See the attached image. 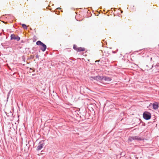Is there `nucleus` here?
<instances>
[{"mask_svg":"<svg viewBox=\"0 0 159 159\" xmlns=\"http://www.w3.org/2000/svg\"><path fill=\"white\" fill-rule=\"evenodd\" d=\"M36 44L37 45L39 46V48L43 52H44L46 50L47 48L46 45L40 41H37Z\"/></svg>","mask_w":159,"mask_h":159,"instance_id":"1","label":"nucleus"},{"mask_svg":"<svg viewBox=\"0 0 159 159\" xmlns=\"http://www.w3.org/2000/svg\"><path fill=\"white\" fill-rule=\"evenodd\" d=\"M92 78H93L94 79H98L99 80H103L107 82H109L111 80V79L110 77L107 76H98L96 77H92Z\"/></svg>","mask_w":159,"mask_h":159,"instance_id":"2","label":"nucleus"},{"mask_svg":"<svg viewBox=\"0 0 159 159\" xmlns=\"http://www.w3.org/2000/svg\"><path fill=\"white\" fill-rule=\"evenodd\" d=\"M143 118L146 120H148L150 119L151 117V115L150 113L148 112H144L143 114Z\"/></svg>","mask_w":159,"mask_h":159,"instance_id":"3","label":"nucleus"},{"mask_svg":"<svg viewBox=\"0 0 159 159\" xmlns=\"http://www.w3.org/2000/svg\"><path fill=\"white\" fill-rule=\"evenodd\" d=\"M128 139L130 141H132L133 140H142V138L140 137H139L137 136H133L132 137H130Z\"/></svg>","mask_w":159,"mask_h":159,"instance_id":"4","label":"nucleus"},{"mask_svg":"<svg viewBox=\"0 0 159 159\" xmlns=\"http://www.w3.org/2000/svg\"><path fill=\"white\" fill-rule=\"evenodd\" d=\"M20 38L17 36V37H16L15 35L14 34H12L11 35V39H14L16 40L17 41H18L20 40Z\"/></svg>","mask_w":159,"mask_h":159,"instance_id":"5","label":"nucleus"},{"mask_svg":"<svg viewBox=\"0 0 159 159\" xmlns=\"http://www.w3.org/2000/svg\"><path fill=\"white\" fill-rule=\"evenodd\" d=\"M43 146H44L43 144L41 143V142H40L39 143V145L38 146L37 150H41Z\"/></svg>","mask_w":159,"mask_h":159,"instance_id":"6","label":"nucleus"},{"mask_svg":"<svg viewBox=\"0 0 159 159\" xmlns=\"http://www.w3.org/2000/svg\"><path fill=\"white\" fill-rule=\"evenodd\" d=\"M152 106L153 108L155 110L157 109L158 107V106L157 102L153 103Z\"/></svg>","mask_w":159,"mask_h":159,"instance_id":"7","label":"nucleus"},{"mask_svg":"<svg viewBox=\"0 0 159 159\" xmlns=\"http://www.w3.org/2000/svg\"><path fill=\"white\" fill-rule=\"evenodd\" d=\"M75 50L78 52L83 51L85 50V48L81 47L78 48Z\"/></svg>","mask_w":159,"mask_h":159,"instance_id":"8","label":"nucleus"},{"mask_svg":"<svg viewBox=\"0 0 159 159\" xmlns=\"http://www.w3.org/2000/svg\"><path fill=\"white\" fill-rule=\"evenodd\" d=\"M22 26L24 29H26V30L27 29V27L25 24H22Z\"/></svg>","mask_w":159,"mask_h":159,"instance_id":"9","label":"nucleus"},{"mask_svg":"<svg viewBox=\"0 0 159 159\" xmlns=\"http://www.w3.org/2000/svg\"><path fill=\"white\" fill-rule=\"evenodd\" d=\"M77 48L76 46H75V45H74V47H73V48L74 49H75H75H76V48Z\"/></svg>","mask_w":159,"mask_h":159,"instance_id":"10","label":"nucleus"},{"mask_svg":"<svg viewBox=\"0 0 159 159\" xmlns=\"http://www.w3.org/2000/svg\"><path fill=\"white\" fill-rule=\"evenodd\" d=\"M155 66L156 67H159V64H157L156 66Z\"/></svg>","mask_w":159,"mask_h":159,"instance_id":"11","label":"nucleus"},{"mask_svg":"<svg viewBox=\"0 0 159 159\" xmlns=\"http://www.w3.org/2000/svg\"><path fill=\"white\" fill-rule=\"evenodd\" d=\"M36 57L37 58H39V56H38V55H37V56H36Z\"/></svg>","mask_w":159,"mask_h":159,"instance_id":"12","label":"nucleus"},{"mask_svg":"<svg viewBox=\"0 0 159 159\" xmlns=\"http://www.w3.org/2000/svg\"><path fill=\"white\" fill-rule=\"evenodd\" d=\"M35 75V74H33V75H33V76H34V75Z\"/></svg>","mask_w":159,"mask_h":159,"instance_id":"13","label":"nucleus"},{"mask_svg":"<svg viewBox=\"0 0 159 159\" xmlns=\"http://www.w3.org/2000/svg\"><path fill=\"white\" fill-rule=\"evenodd\" d=\"M30 70H32L31 68H30Z\"/></svg>","mask_w":159,"mask_h":159,"instance_id":"14","label":"nucleus"},{"mask_svg":"<svg viewBox=\"0 0 159 159\" xmlns=\"http://www.w3.org/2000/svg\"><path fill=\"white\" fill-rule=\"evenodd\" d=\"M57 9H60V8H58Z\"/></svg>","mask_w":159,"mask_h":159,"instance_id":"15","label":"nucleus"}]
</instances>
